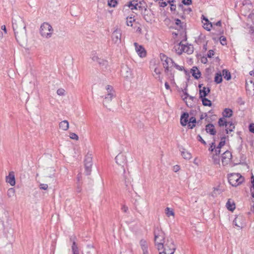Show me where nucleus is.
Returning <instances> with one entry per match:
<instances>
[{
    "mask_svg": "<svg viewBox=\"0 0 254 254\" xmlns=\"http://www.w3.org/2000/svg\"><path fill=\"white\" fill-rule=\"evenodd\" d=\"M12 27L15 38L18 42L21 43L26 38V25L22 17L15 15L12 19Z\"/></svg>",
    "mask_w": 254,
    "mask_h": 254,
    "instance_id": "nucleus-1",
    "label": "nucleus"
},
{
    "mask_svg": "<svg viewBox=\"0 0 254 254\" xmlns=\"http://www.w3.org/2000/svg\"><path fill=\"white\" fill-rule=\"evenodd\" d=\"M154 242L158 251H161L164 248L165 234L159 228L157 227L154 231Z\"/></svg>",
    "mask_w": 254,
    "mask_h": 254,
    "instance_id": "nucleus-2",
    "label": "nucleus"
},
{
    "mask_svg": "<svg viewBox=\"0 0 254 254\" xmlns=\"http://www.w3.org/2000/svg\"><path fill=\"white\" fill-rule=\"evenodd\" d=\"M160 58L165 68V72L166 74H170L172 78H174V74L172 72V68L173 66V64H174L173 60L164 54L160 55Z\"/></svg>",
    "mask_w": 254,
    "mask_h": 254,
    "instance_id": "nucleus-3",
    "label": "nucleus"
},
{
    "mask_svg": "<svg viewBox=\"0 0 254 254\" xmlns=\"http://www.w3.org/2000/svg\"><path fill=\"white\" fill-rule=\"evenodd\" d=\"M53 29L52 26L47 22H44L40 26V33L44 38H50L53 33Z\"/></svg>",
    "mask_w": 254,
    "mask_h": 254,
    "instance_id": "nucleus-4",
    "label": "nucleus"
},
{
    "mask_svg": "<svg viewBox=\"0 0 254 254\" xmlns=\"http://www.w3.org/2000/svg\"><path fill=\"white\" fill-rule=\"evenodd\" d=\"M229 183L233 187H237L241 184L244 181V178L239 173L230 174L228 177Z\"/></svg>",
    "mask_w": 254,
    "mask_h": 254,
    "instance_id": "nucleus-5",
    "label": "nucleus"
},
{
    "mask_svg": "<svg viewBox=\"0 0 254 254\" xmlns=\"http://www.w3.org/2000/svg\"><path fill=\"white\" fill-rule=\"evenodd\" d=\"M176 250V246L174 244V242L172 240H167L166 243L164 245V248L162 250L169 254H174Z\"/></svg>",
    "mask_w": 254,
    "mask_h": 254,
    "instance_id": "nucleus-6",
    "label": "nucleus"
},
{
    "mask_svg": "<svg viewBox=\"0 0 254 254\" xmlns=\"http://www.w3.org/2000/svg\"><path fill=\"white\" fill-rule=\"evenodd\" d=\"M142 13L143 18L147 22H151L153 20V13L151 9L145 8Z\"/></svg>",
    "mask_w": 254,
    "mask_h": 254,
    "instance_id": "nucleus-7",
    "label": "nucleus"
},
{
    "mask_svg": "<svg viewBox=\"0 0 254 254\" xmlns=\"http://www.w3.org/2000/svg\"><path fill=\"white\" fill-rule=\"evenodd\" d=\"M116 162L119 165L124 167V165L127 162L126 156L123 154H119L115 157Z\"/></svg>",
    "mask_w": 254,
    "mask_h": 254,
    "instance_id": "nucleus-8",
    "label": "nucleus"
},
{
    "mask_svg": "<svg viewBox=\"0 0 254 254\" xmlns=\"http://www.w3.org/2000/svg\"><path fill=\"white\" fill-rule=\"evenodd\" d=\"M134 45L135 51L138 55L141 58L145 57L146 53L144 48L142 46L139 45L137 43H134Z\"/></svg>",
    "mask_w": 254,
    "mask_h": 254,
    "instance_id": "nucleus-9",
    "label": "nucleus"
},
{
    "mask_svg": "<svg viewBox=\"0 0 254 254\" xmlns=\"http://www.w3.org/2000/svg\"><path fill=\"white\" fill-rule=\"evenodd\" d=\"M106 90H107L108 94L105 97V102H109L112 100V98L114 96V92L113 91V87L110 85L106 86Z\"/></svg>",
    "mask_w": 254,
    "mask_h": 254,
    "instance_id": "nucleus-10",
    "label": "nucleus"
},
{
    "mask_svg": "<svg viewBox=\"0 0 254 254\" xmlns=\"http://www.w3.org/2000/svg\"><path fill=\"white\" fill-rule=\"evenodd\" d=\"M121 32L120 30H115L112 35V40L115 43H120L121 42Z\"/></svg>",
    "mask_w": 254,
    "mask_h": 254,
    "instance_id": "nucleus-11",
    "label": "nucleus"
},
{
    "mask_svg": "<svg viewBox=\"0 0 254 254\" xmlns=\"http://www.w3.org/2000/svg\"><path fill=\"white\" fill-rule=\"evenodd\" d=\"M6 182L9 183L11 186L15 185V180L13 172H9L8 176L6 177Z\"/></svg>",
    "mask_w": 254,
    "mask_h": 254,
    "instance_id": "nucleus-12",
    "label": "nucleus"
},
{
    "mask_svg": "<svg viewBox=\"0 0 254 254\" xmlns=\"http://www.w3.org/2000/svg\"><path fill=\"white\" fill-rule=\"evenodd\" d=\"M139 244L142 250L143 254H148V245L147 242L145 240L142 239L140 241Z\"/></svg>",
    "mask_w": 254,
    "mask_h": 254,
    "instance_id": "nucleus-13",
    "label": "nucleus"
},
{
    "mask_svg": "<svg viewBox=\"0 0 254 254\" xmlns=\"http://www.w3.org/2000/svg\"><path fill=\"white\" fill-rule=\"evenodd\" d=\"M189 114L187 113H184L181 117L180 120V123L182 126H186L188 123V118H189Z\"/></svg>",
    "mask_w": 254,
    "mask_h": 254,
    "instance_id": "nucleus-14",
    "label": "nucleus"
},
{
    "mask_svg": "<svg viewBox=\"0 0 254 254\" xmlns=\"http://www.w3.org/2000/svg\"><path fill=\"white\" fill-rule=\"evenodd\" d=\"M124 181L125 184L127 188V190L129 192H131L132 190V185L131 184V179L129 178H127L126 176H124Z\"/></svg>",
    "mask_w": 254,
    "mask_h": 254,
    "instance_id": "nucleus-15",
    "label": "nucleus"
},
{
    "mask_svg": "<svg viewBox=\"0 0 254 254\" xmlns=\"http://www.w3.org/2000/svg\"><path fill=\"white\" fill-rule=\"evenodd\" d=\"M202 22L203 24V27H204V28L207 31H210L212 27V23L209 21L208 19L204 17Z\"/></svg>",
    "mask_w": 254,
    "mask_h": 254,
    "instance_id": "nucleus-16",
    "label": "nucleus"
},
{
    "mask_svg": "<svg viewBox=\"0 0 254 254\" xmlns=\"http://www.w3.org/2000/svg\"><path fill=\"white\" fill-rule=\"evenodd\" d=\"M205 130L207 133L211 135L215 134L216 131L213 124H209L206 126Z\"/></svg>",
    "mask_w": 254,
    "mask_h": 254,
    "instance_id": "nucleus-17",
    "label": "nucleus"
},
{
    "mask_svg": "<svg viewBox=\"0 0 254 254\" xmlns=\"http://www.w3.org/2000/svg\"><path fill=\"white\" fill-rule=\"evenodd\" d=\"M84 166H92V156L90 153H87L84 160Z\"/></svg>",
    "mask_w": 254,
    "mask_h": 254,
    "instance_id": "nucleus-18",
    "label": "nucleus"
},
{
    "mask_svg": "<svg viewBox=\"0 0 254 254\" xmlns=\"http://www.w3.org/2000/svg\"><path fill=\"white\" fill-rule=\"evenodd\" d=\"M191 73H192V75L195 78L198 79L200 77L201 73L198 70V69L195 67L193 66L191 69Z\"/></svg>",
    "mask_w": 254,
    "mask_h": 254,
    "instance_id": "nucleus-19",
    "label": "nucleus"
},
{
    "mask_svg": "<svg viewBox=\"0 0 254 254\" xmlns=\"http://www.w3.org/2000/svg\"><path fill=\"white\" fill-rule=\"evenodd\" d=\"M59 127L63 130L66 131L69 128V123L67 121L64 120L59 123Z\"/></svg>",
    "mask_w": 254,
    "mask_h": 254,
    "instance_id": "nucleus-20",
    "label": "nucleus"
},
{
    "mask_svg": "<svg viewBox=\"0 0 254 254\" xmlns=\"http://www.w3.org/2000/svg\"><path fill=\"white\" fill-rule=\"evenodd\" d=\"M210 90L209 88H206L205 87H203L202 89H200L199 90V95L200 98L202 97H205L207 95V94L210 92Z\"/></svg>",
    "mask_w": 254,
    "mask_h": 254,
    "instance_id": "nucleus-21",
    "label": "nucleus"
},
{
    "mask_svg": "<svg viewBox=\"0 0 254 254\" xmlns=\"http://www.w3.org/2000/svg\"><path fill=\"white\" fill-rule=\"evenodd\" d=\"M75 237H71L70 240L72 241V245L71 247L72 254L79 253L78 248L75 241Z\"/></svg>",
    "mask_w": 254,
    "mask_h": 254,
    "instance_id": "nucleus-22",
    "label": "nucleus"
},
{
    "mask_svg": "<svg viewBox=\"0 0 254 254\" xmlns=\"http://www.w3.org/2000/svg\"><path fill=\"white\" fill-rule=\"evenodd\" d=\"M128 6L131 10L137 9L141 8V5H139V4L136 3V1L134 0L130 1Z\"/></svg>",
    "mask_w": 254,
    "mask_h": 254,
    "instance_id": "nucleus-23",
    "label": "nucleus"
},
{
    "mask_svg": "<svg viewBox=\"0 0 254 254\" xmlns=\"http://www.w3.org/2000/svg\"><path fill=\"white\" fill-rule=\"evenodd\" d=\"M181 154L183 157L185 159L189 160L191 158V154L190 153L185 149H183V150L181 151Z\"/></svg>",
    "mask_w": 254,
    "mask_h": 254,
    "instance_id": "nucleus-24",
    "label": "nucleus"
},
{
    "mask_svg": "<svg viewBox=\"0 0 254 254\" xmlns=\"http://www.w3.org/2000/svg\"><path fill=\"white\" fill-rule=\"evenodd\" d=\"M233 111L231 109L226 108L223 112V116L226 118H230L232 116Z\"/></svg>",
    "mask_w": 254,
    "mask_h": 254,
    "instance_id": "nucleus-25",
    "label": "nucleus"
},
{
    "mask_svg": "<svg viewBox=\"0 0 254 254\" xmlns=\"http://www.w3.org/2000/svg\"><path fill=\"white\" fill-rule=\"evenodd\" d=\"M222 75L224 76V78L227 80H229L231 78L230 72L227 69L223 70Z\"/></svg>",
    "mask_w": 254,
    "mask_h": 254,
    "instance_id": "nucleus-26",
    "label": "nucleus"
},
{
    "mask_svg": "<svg viewBox=\"0 0 254 254\" xmlns=\"http://www.w3.org/2000/svg\"><path fill=\"white\" fill-rule=\"evenodd\" d=\"M214 81L217 83H220L222 81V75L221 73H216L214 77Z\"/></svg>",
    "mask_w": 254,
    "mask_h": 254,
    "instance_id": "nucleus-27",
    "label": "nucleus"
},
{
    "mask_svg": "<svg viewBox=\"0 0 254 254\" xmlns=\"http://www.w3.org/2000/svg\"><path fill=\"white\" fill-rule=\"evenodd\" d=\"M226 206L227 209L230 211H233L235 208V204L234 202H231L230 200L227 201Z\"/></svg>",
    "mask_w": 254,
    "mask_h": 254,
    "instance_id": "nucleus-28",
    "label": "nucleus"
},
{
    "mask_svg": "<svg viewBox=\"0 0 254 254\" xmlns=\"http://www.w3.org/2000/svg\"><path fill=\"white\" fill-rule=\"evenodd\" d=\"M232 157V154L229 151H226L222 155V161H223L224 159H228L229 160H230Z\"/></svg>",
    "mask_w": 254,
    "mask_h": 254,
    "instance_id": "nucleus-29",
    "label": "nucleus"
},
{
    "mask_svg": "<svg viewBox=\"0 0 254 254\" xmlns=\"http://www.w3.org/2000/svg\"><path fill=\"white\" fill-rule=\"evenodd\" d=\"M201 99L202 104L205 106H211L212 105L210 100L205 97L200 98Z\"/></svg>",
    "mask_w": 254,
    "mask_h": 254,
    "instance_id": "nucleus-30",
    "label": "nucleus"
},
{
    "mask_svg": "<svg viewBox=\"0 0 254 254\" xmlns=\"http://www.w3.org/2000/svg\"><path fill=\"white\" fill-rule=\"evenodd\" d=\"M218 124L219 126H225L227 127L229 124V122H226L224 118H220L218 121Z\"/></svg>",
    "mask_w": 254,
    "mask_h": 254,
    "instance_id": "nucleus-31",
    "label": "nucleus"
},
{
    "mask_svg": "<svg viewBox=\"0 0 254 254\" xmlns=\"http://www.w3.org/2000/svg\"><path fill=\"white\" fill-rule=\"evenodd\" d=\"M165 213L168 217H170L171 216H174L175 214L173 209L169 207H167L166 208Z\"/></svg>",
    "mask_w": 254,
    "mask_h": 254,
    "instance_id": "nucleus-32",
    "label": "nucleus"
},
{
    "mask_svg": "<svg viewBox=\"0 0 254 254\" xmlns=\"http://www.w3.org/2000/svg\"><path fill=\"white\" fill-rule=\"evenodd\" d=\"M15 194V190L14 188H10L7 190V195L8 197H12Z\"/></svg>",
    "mask_w": 254,
    "mask_h": 254,
    "instance_id": "nucleus-33",
    "label": "nucleus"
},
{
    "mask_svg": "<svg viewBox=\"0 0 254 254\" xmlns=\"http://www.w3.org/2000/svg\"><path fill=\"white\" fill-rule=\"evenodd\" d=\"M226 127V131L227 133H228L229 131H230V132L232 131L235 128L234 125L232 123H230V122H229V124L228 125V126Z\"/></svg>",
    "mask_w": 254,
    "mask_h": 254,
    "instance_id": "nucleus-34",
    "label": "nucleus"
},
{
    "mask_svg": "<svg viewBox=\"0 0 254 254\" xmlns=\"http://www.w3.org/2000/svg\"><path fill=\"white\" fill-rule=\"evenodd\" d=\"M98 63L101 66H104L105 68L106 67L108 64V62L107 61L101 59H99V60L98 61Z\"/></svg>",
    "mask_w": 254,
    "mask_h": 254,
    "instance_id": "nucleus-35",
    "label": "nucleus"
},
{
    "mask_svg": "<svg viewBox=\"0 0 254 254\" xmlns=\"http://www.w3.org/2000/svg\"><path fill=\"white\" fill-rule=\"evenodd\" d=\"M239 220H240V218H239V217H236V218L234 220V221H233V224H234L235 226H237V227H239V228H242V224H241V223H239V222H238V221H239Z\"/></svg>",
    "mask_w": 254,
    "mask_h": 254,
    "instance_id": "nucleus-36",
    "label": "nucleus"
},
{
    "mask_svg": "<svg viewBox=\"0 0 254 254\" xmlns=\"http://www.w3.org/2000/svg\"><path fill=\"white\" fill-rule=\"evenodd\" d=\"M135 21L134 19L132 17H127V26H132V22Z\"/></svg>",
    "mask_w": 254,
    "mask_h": 254,
    "instance_id": "nucleus-37",
    "label": "nucleus"
},
{
    "mask_svg": "<svg viewBox=\"0 0 254 254\" xmlns=\"http://www.w3.org/2000/svg\"><path fill=\"white\" fill-rule=\"evenodd\" d=\"M212 159H213V163L215 164H218L219 163L220 159H219V156L218 155H213Z\"/></svg>",
    "mask_w": 254,
    "mask_h": 254,
    "instance_id": "nucleus-38",
    "label": "nucleus"
},
{
    "mask_svg": "<svg viewBox=\"0 0 254 254\" xmlns=\"http://www.w3.org/2000/svg\"><path fill=\"white\" fill-rule=\"evenodd\" d=\"M185 97L183 98V100L185 101V100H189L191 101L194 99V97L191 96H190L187 92L185 93Z\"/></svg>",
    "mask_w": 254,
    "mask_h": 254,
    "instance_id": "nucleus-39",
    "label": "nucleus"
},
{
    "mask_svg": "<svg viewBox=\"0 0 254 254\" xmlns=\"http://www.w3.org/2000/svg\"><path fill=\"white\" fill-rule=\"evenodd\" d=\"M108 5L111 7H115L117 4L116 0H108Z\"/></svg>",
    "mask_w": 254,
    "mask_h": 254,
    "instance_id": "nucleus-40",
    "label": "nucleus"
},
{
    "mask_svg": "<svg viewBox=\"0 0 254 254\" xmlns=\"http://www.w3.org/2000/svg\"><path fill=\"white\" fill-rule=\"evenodd\" d=\"M225 144V138L222 137L221 138V141L219 143L218 146H217L218 149L221 148L222 146H223Z\"/></svg>",
    "mask_w": 254,
    "mask_h": 254,
    "instance_id": "nucleus-41",
    "label": "nucleus"
},
{
    "mask_svg": "<svg viewBox=\"0 0 254 254\" xmlns=\"http://www.w3.org/2000/svg\"><path fill=\"white\" fill-rule=\"evenodd\" d=\"M91 168L92 166H85V173L87 175H89L90 174L91 172Z\"/></svg>",
    "mask_w": 254,
    "mask_h": 254,
    "instance_id": "nucleus-42",
    "label": "nucleus"
},
{
    "mask_svg": "<svg viewBox=\"0 0 254 254\" xmlns=\"http://www.w3.org/2000/svg\"><path fill=\"white\" fill-rule=\"evenodd\" d=\"M173 67H175L177 69L180 70V71H182L184 69V68L183 66H180V65L177 64H176L175 62H174V64H173Z\"/></svg>",
    "mask_w": 254,
    "mask_h": 254,
    "instance_id": "nucleus-43",
    "label": "nucleus"
},
{
    "mask_svg": "<svg viewBox=\"0 0 254 254\" xmlns=\"http://www.w3.org/2000/svg\"><path fill=\"white\" fill-rule=\"evenodd\" d=\"M70 138L76 140H77L78 139V135L75 133H70Z\"/></svg>",
    "mask_w": 254,
    "mask_h": 254,
    "instance_id": "nucleus-44",
    "label": "nucleus"
},
{
    "mask_svg": "<svg viewBox=\"0 0 254 254\" xmlns=\"http://www.w3.org/2000/svg\"><path fill=\"white\" fill-rule=\"evenodd\" d=\"M65 90L63 88L58 89L57 93L59 95L63 96L64 94Z\"/></svg>",
    "mask_w": 254,
    "mask_h": 254,
    "instance_id": "nucleus-45",
    "label": "nucleus"
},
{
    "mask_svg": "<svg viewBox=\"0 0 254 254\" xmlns=\"http://www.w3.org/2000/svg\"><path fill=\"white\" fill-rule=\"evenodd\" d=\"M220 42L222 45H226V39L223 36H221L220 38Z\"/></svg>",
    "mask_w": 254,
    "mask_h": 254,
    "instance_id": "nucleus-46",
    "label": "nucleus"
},
{
    "mask_svg": "<svg viewBox=\"0 0 254 254\" xmlns=\"http://www.w3.org/2000/svg\"><path fill=\"white\" fill-rule=\"evenodd\" d=\"M154 74H155V75L160 76L161 70L158 67H156L155 68V69L154 70Z\"/></svg>",
    "mask_w": 254,
    "mask_h": 254,
    "instance_id": "nucleus-47",
    "label": "nucleus"
},
{
    "mask_svg": "<svg viewBox=\"0 0 254 254\" xmlns=\"http://www.w3.org/2000/svg\"><path fill=\"white\" fill-rule=\"evenodd\" d=\"M48 188V185L45 184H41L40 185V188L43 190H46Z\"/></svg>",
    "mask_w": 254,
    "mask_h": 254,
    "instance_id": "nucleus-48",
    "label": "nucleus"
},
{
    "mask_svg": "<svg viewBox=\"0 0 254 254\" xmlns=\"http://www.w3.org/2000/svg\"><path fill=\"white\" fill-rule=\"evenodd\" d=\"M197 139L198 141H200L203 144L205 145L206 144V142L202 139V138L200 135H197Z\"/></svg>",
    "mask_w": 254,
    "mask_h": 254,
    "instance_id": "nucleus-49",
    "label": "nucleus"
},
{
    "mask_svg": "<svg viewBox=\"0 0 254 254\" xmlns=\"http://www.w3.org/2000/svg\"><path fill=\"white\" fill-rule=\"evenodd\" d=\"M188 123H192V124H195L196 123V119L194 117H191L189 119V122Z\"/></svg>",
    "mask_w": 254,
    "mask_h": 254,
    "instance_id": "nucleus-50",
    "label": "nucleus"
},
{
    "mask_svg": "<svg viewBox=\"0 0 254 254\" xmlns=\"http://www.w3.org/2000/svg\"><path fill=\"white\" fill-rule=\"evenodd\" d=\"M214 55V52L213 50H209L207 54V57L208 58H211Z\"/></svg>",
    "mask_w": 254,
    "mask_h": 254,
    "instance_id": "nucleus-51",
    "label": "nucleus"
},
{
    "mask_svg": "<svg viewBox=\"0 0 254 254\" xmlns=\"http://www.w3.org/2000/svg\"><path fill=\"white\" fill-rule=\"evenodd\" d=\"M182 2L185 5H190L191 3V0H183Z\"/></svg>",
    "mask_w": 254,
    "mask_h": 254,
    "instance_id": "nucleus-52",
    "label": "nucleus"
},
{
    "mask_svg": "<svg viewBox=\"0 0 254 254\" xmlns=\"http://www.w3.org/2000/svg\"><path fill=\"white\" fill-rule=\"evenodd\" d=\"M249 130L251 132L254 133V124H251L250 125Z\"/></svg>",
    "mask_w": 254,
    "mask_h": 254,
    "instance_id": "nucleus-53",
    "label": "nucleus"
},
{
    "mask_svg": "<svg viewBox=\"0 0 254 254\" xmlns=\"http://www.w3.org/2000/svg\"><path fill=\"white\" fill-rule=\"evenodd\" d=\"M185 101L188 107H192V101H191L190 100L188 101L187 100H185Z\"/></svg>",
    "mask_w": 254,
    "mask_h": 254,
    "instance_id": "nucleus-54",
    "label": "nucleus"
},
{
    "mask_svg": "<svg viewBox=\"0 0 254 254\" xmlns=\"http://www.w3.org/2000/svg\"><path fill=\"white\" fill-rule=\"evenodd\" d=\"M121 254H133L132 252L130 250H128L125 252H122Z\"/></svg>",
    "mask_w": 254,
    "mask_h": 254,
    "instance_id": "nucleus-55",
    "label": "nucleus"
},
{
    "mask_svg": "<svg viewBox=\"0 0 254 254\" xmlns=\"http://www.w3.org/2000/svg\"><path fill=\"white\" fill-rule=\"evenodd\" d=\"M180 169V168L179 165H175L173 167V171L175 172H177Z\"/></svg>",
    "mask_w": 254,
    "mask_h": 254,
    "instance_id": "nucleus-56",
    "label": "nucleus"
},
{
    "mask_svg": "<svg viewBox=\"0 0 254 254\" xmlns=\"http://www.w3.org/2000/svg\"><path fill=\"white\" fill-rule=\"evenodd\" d=\"M215 143L212 142L211 144L210 148H209V150L210 151H213L215 148Z\"/></svg>",
    "mask_w": 254,
    "mask_h": 254,
    "instance_id": "nucleus-57",
    "label": "nucleus"
},
{
    "mask_svg": "<svg viewBox=\"0 0 254 254\" xmlns=\"http://www.w3.org/2000/svg\"><path fill=\"white\" fill-rule=\"evenodd\" d=\"M238 102L240 105H244L245 102L243 100L242 98L240 97L238 99Z\"/></svg>",
    "mask_w": 254,
    "mask_h": 254,
    "instance_id": "nucleus-58",
    "label": "nucleus"
},
{
    "mask_svg": "<svg viewBox=\"0 0 254 254\" xmlns=\"http://www.w3.org/2000/svg\"><path fill=\"white\" fill-rule=\"evenodd\" d=\"M100 58H99L97 56L94 55L92 57V59L93 61L98 62Z\"/></svg>",
    "mask_w": 254,
    "mask_h": 254,
    "instance_id": "nucleus-59",
    "label": "nucleus"
},
{
    "mask_svg": "<svg viewBox=\"0 0 254 254\" xmlns=\"http://www.w3.org/2000/svg\"><path fill=\"white\" fill-rule=\"evenodd\" d=\"M121 209L125 212H127L128 210V207L125 205H123Z\"/></svg>",
    "mask_w": 254,
    "mask_h": 254,
    "instance_id": "nucleus-60",
    "label": "nucleus"
},
{
    "mask_svg": "<svg viewBox=\"0 0 254 254\" xmlns=\"http://www.w3.org/2000/svg\"><path fill=\"white\" fill-rule=\"evenodd\" d=\"M187 48V47H184V48H183V51H186V52H187L188 54H190V53H191L193 51V50L192 49H190L189 48V49L188 50H186V48Z\"/></svg>",
    "mask_w": 254,
    "mask_h": 254,
    "instance_id": "nucleus-61",
    "label": "nucleus"
},
{
    "mask_svg": "<svg viewBox=\"0 0 254 254\" xmlns=\"http://www.w3.org/2000/svg\"><path fill=\"white\" fill-rule=\"evenodd\" d=\"M175 23L177 25H178V26L180 25L181 27H182V26L181 25V24H182V22L180 19H176Z\"/></svg>",
    "mask_w": 254,
    "mask_h": 254,
    "instance_id": "nucleus-62",
    "label": "nucleus"
},
{
    "mask_svg": "<svg viewBox=\"0 0 254 254\" xmlns=\"http://www.w3.org/2000/svg\"><path fill=\"white\" fill-rule=\"evenodd\" d=\"M188 126L189 128L192 129L195 127V124H192V123H188Z\"/></svg>",
    "mask_w": 254,
    "mask_h": 254,
    "instance_id": "nucleus-63",
    "label": "nucleus"
},
{
    "mask_svg": "<svg viewBox=\"0 0 254 254\" xmlns=\"http://www.w3.org/2000/svg\"><path fill=\"white\" fill-rule=\"evenodd\" d=\"M176 6L175 4H171V7H170L171 10L174 11L176 10Z\"/></svg>",
    "mask_w": 254,
    "mask_h": 254,
    "instance_id": "nucleus-64",
    "label": "nucleus"
}]
</instances>
